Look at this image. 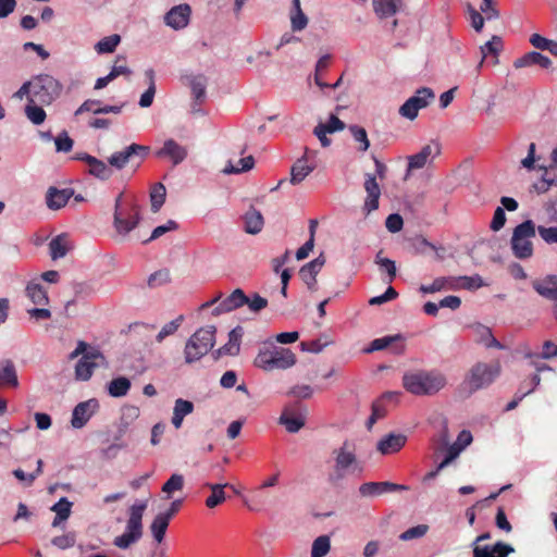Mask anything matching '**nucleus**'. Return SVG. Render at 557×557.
I'll return each mask as SVG.
<instances>
[{
	"instance_id": "nucleus-1",
	"label": "nucleus",
	"mask_w": 557,
	"mask_h": 557,
	"mask_svg": "<svg viewBox=\"0 0 557 557\" xmlns=\"http://www.w3.org/2000/svg\"><path fill=\"white\" fill-rule=\"evenodd\" d=\"M141 220L140 206L135 199H124L121 193L114 201L113 227L117 235L126 237Z\"/></svg>"
},
{
	"instance_id": "nucleus-2",
	"label": "nucleus",
	"mask_w": 557,
	"mask_h": 557,
	"mask_svg": "<svg viewBox=\"0 0 557 557\" xmlns=\"http://www.w3.org/2000/svg\"><path fill=\"white\" fill-rule=\"evenodd\" d=\"M446 376L437 371L408 372L403 376V385L413 395H434L445 387Z\"/></svg>"
},
{
	"instance_id": "nucleus-3",
	"label": "nucleus",
	"mask_w": 557,
	"mask_h": 557,
	"mask_svg": "<svg viewBox=\"0 0 557 557\" xmlns=\"http://www.w3.org/2000/svg\"><path fill=\"white\" fill-rule=\"evenodd\" d=\"M334 470L329 474V482L336 484L348 473L361 471L362 467L357 457V448L354 442L345 441L338 448L333 450Z\"/></svg>"
},
{
	"instance_id": "nucleus-4",
	"label": "nucleus",
	"mask_w": 557,
	"mask_h": 557,
	"mask_svg": "<svg viewBox=\"0 0 557 557\" xmlns=\"http://www.w3.org/2000/svg\"><path fill=\"white\" fill-rule=\"evenodd\" d=\"M296 355L288 348L268 346L259 351L255 366L264 371L286 370L296 363Z\"/></svg>"
},
{
	"instance_id": "nucleus-5",
	"label": "nucleus",
	"mask_w": 557,
	"mask_h": 557,
	"mask_svg": "<svg viewBox=\"0 0 557 557\" xmlns=\"http://www.w3.org/2000/svg\"><path fill=\"white\" fill-rule=\"evenodd\" d=\"M216 329L207 325L197 330L186 342L184 357L186 363H193L206 356L214 346Z\"/></svg>"
},
{
	"instance_id": "nucleus-6",
	"label": "nucleus",
	"mask_w": 557,
	"mask_h": 557,
	"mask_svg": "<svg viewBox=\"0 0 557 557\" xmlns=\"http://www.w3.org/2000/svg\"><path fill=\"white\" fill-rule=\"evenodd\" d=\"M147 508L146 503L134 504L129 508V516L126 522L125 532L114 539L113 544L126 549L143 537V516Z\"/></svg>"
},
{
	"instance_id": "nucleus-7",
	"label": "nucleus",
	"mask_w": 557,
	"mask_h": 557,
	"mask_svg": "<svg viewBox=\"0 0 557 557\" xmlns=\"http://www.w3.org/2000/svg\"><path fill=\"white\" fill-rule=\"evenodd\" d=\"M499 374L500 363L498 361L493 363L478 362L469 370L462 384L471 394L490 386Z\"/></svg>"
},
{
	"instance_id": "nucleus-8",
	"label": "nucleus",
	"mask_w": 557,
	"mask_h": 557,
	"mask_svg": "<svg viewBox=\"0 0 557 557\" xmlns=\"http://www.w3.org/2000/svg\"><path fill=\"white\" fill-rule=\"evenodd\" d=\"M536 226L532 220L518 224L512 232L510 247L518 259H529L533 256L532 238L535 237Z\"/></svg>"
},
{
	"instance_id": "nucleus-9",
	"label": "nucleus",
	"mask_w": 557,
	"mask_h": 557,
	"mask_svg": "<svg viewBox=\"0 0 557 557\" xmlns=\"http://www.w3.org/2000/svg\"><path fill=\"white\" fill-rule=\"evenodd\" d=\"M33 94L30 102H38L42 106L51 104L58 99L63 90L62 84L49 74H40L32 79Z\"/></svg>"
},
{
	"instance_id": "nucleus-10",
	"label": "nucleus",
	"mask_w": 557,
	"mask_h": 557,
	"mask_svg": "<svg viewBox=\"0 0 557 557\" xmlns=\"http://www.w3.org/2000/svg\"><path fill=\"white\" fill-rule=\"evenodd\" d=\"M374 164H375V173L373 174H366L364 178V190L367 193V197L364 199L363 203V211L366 214H370L372 211H375L379 208V200L381 197V189L376 182V176H379L381 180H384L386 176L387 168L386 165L381 162L379 159L373 158Z\"/></svg>"
},
{
	"instance_id": "nucleus-11",
	"label": "nucleus",
	"mask_w": 557,
	"mask_h": 557,
	"mask_svg": "<svg viewBox=\"0 0 557 557\" xmlns=\"http://www.w3.org/2000/svg\"><path fill=\"white\" fill-rule=\"evenodd\" d=\"M148 152V147L138 144H132L121 151H116L109 157L108 162L110 166L122 170L127 164H132L137 169L144 161Z\"/></svg>"
},
{
	"instance_id": "nucleus-12",
	"label": "nucleus",
	"mask_w": 557,
	"mask_h": 557,
	"mask_svg": "<svg viewBox=\"0 0 557 557\" xmlns=\"http://www.w3.org/2000/svg\"><path fill=\"white\" fill-rule=\"evenodd\" d=\"M434 97L435 95L431 88L421 87L399 108V114L412 121L418 116L419 110L428 107Z\"/></svg>"
},
{
	"instance_id": "nucleus-13",
	"label": "nucleus",
	"mask_w": 557,
	"mask_h": 557,
	"mask_svg": "<svg viewBox=\"0 0 557 557\" xmlns=\"http://www.w3.org/2000/svg\"><path fill=\"white\" fill-rule=\"evenodd\" d=\"M280 423L287 432L297 433L306 423V409L300 404L285 408L280 417Z\"/></svg>"
},
{
	"instance_id": "nucleus-14",
	"label": "nucleus",
	"mask_w": 557,
	"mask_h": 557,
	"mask_svg": "<svg viewBox=\"0 0 557 557\" xmlns=\"http://www.w3.org/2000/svg\"><path fill=\"white\" fill-rule=\"evenodd\" d=\"M97 360H104L103 355L98 349H91L84 354L75 367V377L81 381L89 380L94 370L99 366Z\"/></svg>"
},
{
	"instance_id": "nucleus-15",
	"label": "nucleus",
	"mask_w": 557,
	"mask_h": 557,
	"mask_svg": "<svg viewBox=\"0 0 557 557\" xmlns=\"http://www.w3.org/2000/svg\"><path fill=\"white\" fill-rule=\"evenodd\" d=\"M99 408L97 399L91 398L77 404L72 412L71 424L74 429H82Z\"/></svg>"
},
{
	"instance_id": "nucleus-16",
	"label": "nucleus",
	"mask_w": 557,
	"mask_h": 557,
	"mask_svg": "<svg viewBox=\"0 0 557 557\" xmlns=\"http://www.w3.org/2000/svg\"><path fill=\"white\" fill-rule=\"evenodd\" d=\"M409 486L393 482H367L359 486V494L362 497L379 496L385 493L408 491Z\"/></svg>"
},
{
	"instance_id": "nucleus-17",
	"label": "nucleus",
	"mask_w": 557,
	"mask_h": 557,
	"mask_svg": "<svg viewBox=\"0 0 557 557\" xmlns=\"http://www.w3.org/2000/svg\"><path fill=\"white\" fill-rule=\"evenodd\" d=\"M325 263V258L321 253L312 261L302 265L299 270V276L310 290H317V275Z\"/></svg>"
},
{
	"instance_id": "nucleus-18",
	"label": "nucleus",
	"mask_w": 557,
	"mask_h": 557,
	"mask_svg": "<svg viewBox=\"0 0 557 557\" xmlns=\"http://www.w3.org/2000/svg\"><path fill=\"white\" fill-rule=\"evenodd\" d=\"M191 9L188 4H180L173 7L164 16V22L168 26L174 29L185 28L190 18Z\"/></svg>"
},
{
	"instance_id": "nucleus-19",
	"label": "nucleus",
	"mask_w": 557,
	"mask_h": 557,
	"mask_svg": "<svg viewBox=\"0 0 557 557\" xmlns=\"http://www.w3.org/2000/svg\"><path fill=\"white\" fill-rule=\"evenodd\" d=\"M513 552L511 545L499 541L492 545L474 546L472 557H508Z\"/></svg>"
},
{
	"instance_id": "nucleus-20",
	"label": "nucleus",
	"mask_w": 557,
	"mask_h": 557,
	"mask_svg": "<svg viewBox=\"0 0 557 557\" xmlns=\"http://www.w3.org/2000/svg\"><path fill=\"white\" fill-rule=\"evenodd\" d=\"M441 152L438 144H430L422 147V149L408 158V170L422 169L429 161L431 156H437Z\"/></svg>"
},
{
	"instance_id": "nucleus-21",
	"label": "nucleus",
	"mask_w": 557,
	"mask_h": 557,
	"mask_svg": "<svg viewBox=\"0 0 557 557\" xmlns=\"http://www.w3.org/2000/svg\"><path fill=\"white\" fill-rule=\"evenodd\" d=\"M406 442H407L406 435L389 433L379 441V443L376 445V449L382 455L395 454V453L399 451L405 446Z\"/></svg>"
},
{
	"instance_id": "nucleus-22",
	"label": "nucleus",
	"mask_w": 557,
	"mask_h": 557,
	"mask_svg": "<svg viewBox=\"0 0 557 557\" xmlns=\"http://www.w3.org/2000/svg\"><path fill=\"white\" fill-rule=\"evenodd\" d=\"M73 195L74 190L72 188L58 189L57 187H49L46 194L47 207L51 210H59L65 207Z\"/></svg>"
},
{
	"instance_id": "nucleus-23",
	"label": "nucleus",
	"mask_w": 557,
	"mask_h": 557,
	"mask_svg": "<svg viewBox=\"0 0 557 557\" xmlns=\"http://www.w3.org/2000/svg\"><path fill=\"white\" fill-rule=\"evenodd\" d=\"M189 85L194 98L191 103V111L193 113H197L200 111V106L206 100L207 77L203 75L193 76L190 78Z\"/></svg>"
},
{
	"instance_id": "nucleus-24",
	"label": "nucleus",
	"mask_w": 557,
	"mask_h": 557,
	"mask_svg": "<svg viewBox=\"0 0 557 557\" xmlns=\"http://www.w3.org/2000/svg\"><path fill=\"white\" fill-rule=\"evenodd\" d=\"M158 157H168L172 160L174 165L180 164L187 157V149L174 139H168L164 141L163 147L157 152Z\"/></svg>"
},
{
	"instance_id": "nucleus-25",
	"label": "nucleus",
	"mask_w": 557,
	"mask_h": 557,
	"mask_svg": "<svg viewBox=\"0 0 557 557\" xmlns=\"http://www.w3.org/2000/svg\"><path fill=\"white\" fill-rule=\"evenodd\" d=\"M246 302H248V296L245 295L243 289L237 288L220 302V305L214 309V314L230 312L243 307Z\"/></svg>"
},
{
	"instance_id": "nucleus-26",
	"label": "nucleus",
	"mask_w": 557,
	"mask_h": 557,
	"mask_svg": "<svg viewBox=\"0 0 557 557\" xmlns=\"http://www.w3.org/2000/svg\"><path fill=\"white\" fill-rule=\"evenodd\" d=\"M531 65H540L542 69H548L552 65V60L536 51H530L513 62L516 69L527 67Z\"/></svg>"
},
{
	"instance_id": "nucleus-27",
	"label": "nucleus",
	"mask_w": 557,
	"mask_h": 557,
	"mask_svg": "<svg viewBox=\"0 0 557 557\" xmlns=\"http://www.w3.org/2000/svg\"><path fill=\"white\" fill-rule=\"evenodd\" d=\"M532 286L541 296L557 300V275H548L544 281L535 280Z\"/></svg>"
},
{
	"instance_id": "nucleus-28",
	"label": "nucleus",
	"mask_w": 557,
	"mask_h": 557,
	"mask_svg": "<svg viewBox=\"0 0 557 557\" xmlns=\"http://www.w3.org/2000/svg\"><path fill=\"white\" fill-rule=\"evenodd\" d=\"M71 248L69 236L65 233L55 236L49 243V251L52 260L65 257Z\"/></svg>"
},
{
	"instance_id": "nucleus-29",
	"label": "nucleus",
	"mask_w": 557,
	"mask_h": 557,
	"mask_svg": "<svg viewBox=\"0 0 557 557\" xmlns=\"http://www.w3.org/2000/svg\"><path fill=\"white\" fill-rule=\"evenodd\" d=\"M205 486L211 491L205 502L209 509H213L225 502L226 494L224 490L228 486V483H206Z\"/></svg>"
},
{
	"instance_id": "nucleus-30",
	"label": "nucleus",
	"mask_w": 557,
	"mask_h": 557,
	"mask_svg": "<svg viewBox=\"0 0 557 557\" xmlns=\"http://www.w3.org/2000/svg\"><path fill=\"white\" fill-rule=\"evenodd\" d=\"M194 411V404L189 400L177 398L173 408L172 424L175 429H180L186 416Z\"/></svg>"
},
{
	"instance_id": "nucleus-31",
	"label": "nucleus",
	"mask_w": 557,
	"mask_h": 557,
	"mask_svg": "<svg viewBox=\"0 0 557 557\" xmlns=\"http://www.w3.org/2000/svg\"><path fill=\"white\" fill-rule=\"evenodd\" d=\"M0 385L16 388L18 379L12 360H4L0 367Z\"/></svg>"
},
{
	"instance_id": "nucleus-32",
	"label": "nucleus",
	"mask_w": 557,
	"mask_h": 557,
	"mask_svg": "<svg viewBox=\"0 0 557 557\" xmlns=\"http://www.w3.org/2000/svg\"><path fill=\"white\" fill-rule=\"evenodd\" d=\"M245 232L248 234H258L261 232L264 221L260 211L250 208L244 215Z\"/></svg>"
},
{
	"instance_id": "nucleus-33",
	"label": "nucleus",
	"mask_w": 557,
	"mask_h": 557,
	"mask_svg": "<svg viewBox=\"0 0 557 557\" xmlns=\"http://www.w3.org/2000/svg\"><path fill=\"white\" fill-rule=\"evenodd\" d=\"M313 165L306 162V158H299L290 169V183L297 185L301 183L312 171Z\"/></svg>"
},
{
	"instance_id": "nucleus-34",
	"label": "nucleus",
	"mask_w": 557,
	"mask_h": 557,
	"mask_svg": "<svg viewBox=\"0 0 557 557\" xmlns=\"http://www.w3.org/2000/svg\"><path fill=\"white\" fill-rule=\"evenodd\" d=\"M169 524H170V520H169L168 516L164 517L163 515L158 513L153 518L149 529H150L153 540L158 544H161L164 541Z\"/></svg>"
},
{
	"instance_id": "nucleus-35",
	"label": "nucleus",
	"mask_w": 557,
	"mask_h": 557,
	"mask_svg": "<svg viewBox=\"0 0 557 557\" xmlns=\"http://www.w3.org/2000/svg\"><path fill=\"white\" fill-rule=\"evenodd\" d=\"M483 280L480 275L475 274L472 276H459V277H451V284L449 285V288H465L468 290H473L482 287Z\"/></svg>"
},
{
	"instance_id": "nucleus-36",
	"label": "nucleus",
	"mask_w": 557,
	"mask_h": 557,
	"mask_svg": "<svg viewBox=\"0 0 557 557\" xmlns=\"http://www.w3.org/2000/svg\"><path fill=\"white\" fill-rule=\"evenodd\" d=\"M441 437H442V445H443V447L446 448V456L443 459V461L437 466V471H441L445 467H447L461 453V449H460V447H458L457 444L449 445L447 431H444L442 433Z\"/></svg>"
},
{
	"instance_id": "nucleus-37",
	"label": "nucleus",
	"mask_w": 557,
	"mask_h": 557,
	"mask_svg": "<svg viewBox=\"0 0 557 557\" xmlns=\"http://www.w3.org/2000/svg\"><path fill=\"white\" fill-rule=\"evenodd\" d=\"M89 174L101 180L107 181L112 176V169L109 168L103 161L96 157L88 159Z\"/></svg>"
},
{
	"instance_id": "nucleus-38",
	"label": "nucleus",
	"mask_w": 557,
	"mask_h": 557,
	"mask_svg": "<svg viewBox=\"0 0 557 557\" xmlns=\"http://www.w3.org/2000/svg\"><path fill=\"white\" fill-rule=\"evenodd\" d=\"M399 5L400 0H373L374 12L381 18L394 15Z\"/></svg>"
},
{
	"instance_id": "nucleus-39",
	"label": "nucleus",
	"mask_w": 557,
	"mask_h": 557,
	"mask_svg": "<svg viewBox=\"0 0 557 557\" xmlns=\"http://www.w3.org/2000/svg\"><path fill=\"white\" fill-rule=\"evenodd\" d=\"M503 49V40L499 36L494 35L491 40L486 41L483 46H481V60L478 65V70H480L487 57L488 53L497 55Z\"/></svg>"
},
{
	"instance_id": "nucleus-40",
	"label": "nucleus",
	"mask_w": 557,
	"mask_h": 557,
	"mask_svg": "<svg viewBox=\"0 0 557 557\" xmlns=\"http://www.w3.org/2000/svg\"><path fill=\"white\" fill-rule=\"evenodd\" d=\"M184 320V315L180 314L174 320L164 324L160 332L156 335V342L162 343L168 336L174 335L183 324Z\"/></svg>"
},
{
	"instance_id": "nucleus-41",
	"label": "nucleus",
	"mask_w": 557,
	"mask_h": 557,
	"mask_svg": "<svg viewBox=\"0 0 557 557\" xmlns=\"http://www.w3.org/2000/svg\"><path fill=\"white\" fill-rule=\"evenodd\" d=\"M131 388V382L127 377L119 376L113 379L109 383V394L113 397H123L125 396Z\"/></svg>"
},
{
	"instance_id": "nucleus-42",
	"label": "nucleus",
	"mask_w": 557,
	"mask_h": 557,
	"mask_svg": "<svg viewBox=\"0 0 557 557\" xmlns=\"http://www.w3.org/2000/svg\"><path fill=\"white\" fill-rule=\"evenodd\" d=\"M26 294L35 305H46L49 301L48 293L40 284H28Z\"/></svg>"
},
{
	"instance_id": "nucleus-43",
	"label": "nucleus",
	"mask_w": 557,
	"mask_h": 557,
	"mask_svg": "<svg viewBox=\"0 0 557 557\" xmlns=\"http://www.w3.org/2000/svg\"><path fill=\"white\" fill-rule=\"evenodd\" d=\"M185 479L183 474L173 473L170 479L162 485L161 491L166 494V498H171L174 492H180L184 488Z\"/></svg>"
},
{
	"instance_id": "nucleus-44",
	"label": "nucleus",
	"mask_w": 557,
	"mask_h": 557,
	"mask_svg": "<svg viewBox=\"0 0 557 557\" xmlns=\"http://www.w3.org/2000/svg\"><path fill=\"white\" fill-rule=\"evenodd\" d=\"M147 78L149 79L148 89L141 95L139 100V106L141 108H148L152 104L154 94H156V84H154V71L149 69L145 72Z\"/></svg>"
},
{
	"instance_id": "nucleus-45",
	"label": "nucleus",
	"mask_w": 557,
	"mask_h": 557,
	"mask_svg": "<svg viewBox=\"0 0 557 557\" xmlns=\"http://www.w3.org/2000/svg\"><path fill=\"white\" fill-rule=\"evenodd\" d=\"M120 41H121V36L117 34L107 36V37L102 38L101 40H99L95 45V50L99 54L112 53L116 49Z\"/></svg>"
},
{
	"instance_id": "nucleus-46",
	"label": "nucleus",
	"mask_w": 557,
	"mask_h": 557,
	"mask_svg": "<svg viewBox=\"0 0 557 557\" xmlns=\"http://www.w3.org/2000/svg\"><path fill=\"white\" fill-rule=\"evenodd\" d=\"M38 102H29L25 107L26 117L35 125H40L45 122L47 114L46 111L37 106Z\"/></svg>"
},
{
	"instance_id": "nucleus-47",
	"label": "nucleus",
	"mask_w": 557,
	"mask_h": 557,
	"mask_svg": "<svg viewBox=\"0 0 557 557\" xmlns=\"http://www.w3.org/2000/svg\"><path fill=\"white\" fill-rule=\"evenodd\" d=\"M331 550V540L327 535L318 536L311 548V557H324Z\"/></svg>"
},
{
	"instance_id": "nucleus-48",
	"label": "nucleus",
	"mask_w": 557,
	"mask_h": 557,
	"mask_svg": "<svg viewBox=\"0 0 557 557\" xmlns=\"http://www.w3.org/2000/svg\"><path fill=\"white\" fill-rule=\"evenodd\" d=\"M540 169L544 170V174L532 187L537 194H544L548 191L550 187L557 186V176H550L547 168L541 166Z\"/></svg>"
},
{
	"instance_id": "nucleus-49",
	"label": "nucleus",
	"mask_w": 557,
	"mask_h": 557,
	"mask_svg": "<svg viewBox=\"0 0 557 557\" xmlns=\"http://www.w3.org/2000/svg\"><path fill=\"white\" fill-rule=\"evenodd\" d=\"M165 187L162 183H157L151 193H150V201H151V210L152 212H158L165 201Z\"/></svg>"
},
{
	"instance_id": "nucleus-50",
	"label": "nucleus",
	"mask_w": 557,
	"mask_h": 557,
	"mask_svg": "<svg viewBox=\"0 0 557 557\" xmlns=\"http://www.w3.org/2000/svg\"><path fill=\"white\" fill-rule=\"evenodd\" d=\"M349 131L355 141L360 144L359 150L362 152L367 151L370 147L367 131L359 125H350Z\"/></svg>"
},
{
	"instance_id": "nucleus-51",
	"label": "nucleus",
	"mask_w": 557,
	"mask_h": 557,
	"mask_svg": "<svg viewBox=\"0 0 557 557\" xmlns=\"http://www.w3.org/2000/svg\"><path fill=\"white\" fill-rule=\"evenodd\" d=\"M76 543V533L75 532H67L60 536H54L51 540V544L59 549H67L75 545Z\"/></svg>"
},
{
	"instance_id": "nucleus-52",
	"label": "nucleus",
	"mask_w": 557,
	"mask_h": 557,
	"mask_svg": "<svg viewBox=\"0 0 557 557\" xmlns=\"http://www.w3.org/2000/svg\"><path fill=\"white\" fill-rule=\"evenodd\" d=\"M429 531V525L426 524H418L416 527L409 528L405 532L399 535V540L407 542L416 539L423 537Z\"/></svg>"
},
{
	"instance_id": "nucleus-53",
	"label": "nucleus",
	"mask_w": 557,
	"mask_h": 557,
	"mask_svg": "<svg viewBox=\"0 0 557 557\" xmlns=\"http://www.w3.org/2000/svg\"><path fill=\"white\" fill-rule=\"evenodd\" d=\"M375 263L380 265L381 270H384L388 274V283H392L396 276L395 262L388 258L382 257V251L376 255Z\"/></svg>"
},
{
	"instance_id": "nucleus-54",
	"label": "nucleus",
	"mask_w": 557,
	"mask_h": 557,
	"mask_svg": "<svg viewBox=\"0 0 557 557\" xmlns=\"http://www.w3.org/2000/svg\"><path fill=\"white\" fill-rule=\"evenodd\" d=\"M110 74L114 79L121 75L129 76L132 74L131 69L126 64V58L124 55L116 57Z\"/></svg>"
},
{
	"instance_id": "nucleus-55",
	"label": "nucleus",
	"mask_w": 557,
	"mask_h": 557,
	"mask_svg": "<svg viewBox=\"0 0 557 557\" xmlns=\"http://www.w3.org/2000/svg\"><path fill=\"white\" fill-rule=\"evenodd\" d=\"M178 228V224L173 221V220H169L164 225H159L157 226L149 238L147 239H144L143 243L144 244H148L159 237H161L162 235H164L165 233L170 232V231H175Z\"/></svg>"
},
{
	"instance_id": "nucleus-56",
	"label": "nucleus",
	"mask_w": 557,
	"mask_h": 557,
	"mask_svg": "<svg viewBox=\"0 0 557 557\" xmlns=\"http://www.w3.org/2000/svg\"><path fill=\"white\" fill-rule=\"evenodd\" d=\"M451 284V277H437L433 281L431 285H421L420 290L424 294H433L435 292H440L446 287L449 288Z\"/></svg>"
},
{
	"instance_id": "nucleus-57",
	"label": "nucleus",
	"mask_w": 557,
	"mask_h": 557,
	"mask_svg": "<svg viewBox=\"0 0 557 557\" xmlns=\"http://www.w3.org/2000/svg\"><path fill=\"white\" fill-rule=\"evenodd\" d=\"M400 335H394V336H385L381 338H375L371 342L370 347L366 350L367 352H372L376 350H382L387 348L392 343L400 339Z\"/></svg>"
},
{
	"instance_id": "nucleus-58",
	"label": "nucleus",
	"mask_w": 557,
	"mask_h": 557,
	"mask_svg": "<svg viewBox=\"0 0 557 557\" xmlns=\"http://www.w3.org/2000/svg\"><path fill=\"white\" fill-rule=\"evenodd\" d=\"M387 410L381 400L373 403L372 405V413L368 419L367 426L371 429L373 424L379 420L386 416Z\"/></svg>"
},
{
	"instance_id": "nucleus-59",
	"label": "nucleus",
	"mask_w": 557,
	"mask_h": 557,
	"mask_svg": "<svg viewBox=\"0 0 557 557\" xmlns=\"http://www.w3.org/2000/svg\"><path fill=\"white\" fill-rule=\"evenodd\" d=\"M168 282H170V272L165 269L156 271L148 277V285L152 288L164 285Z\"/></svg>"
},
{
	"instance_id": "nucleus-60",
	"label": "nucleus",
	"mask_w": 557,
	"mask_h": 557,
	"mask_svg": "<svg viewBox=\"0 0 557 557\" xmlns=\"http://www.w3.org/2000/svg\"><path fill=\"white\" fill-rule=\"evenodd\" d=\"M253 164H255L253 157L248 156V157L242 158L238 161L237 166H233V165L226 166L224 172L225 173H240V172L249 171L250 169L253 168Z\"/></svg>"
},
{
	"instance_id": "nucleus-61",
	"label": "nucleus",
	"mask_w": 557,
	"mask_h": 557,
	"mask_svg": "<svg viewBox=\"0 0 557 557\" xmlns=\"http://www.w3.org/2000/svg\"><path fill=\"white\" fill-rule=\"evenodd\" d=\"M536 231L546 244H557V226H537Z\"/></svg>"
},
{
	"instance_id": "nucleus-62",
	"label": "nucleus",
	"mask_w": 557,
	"mask_h": 557,
	"mask_svg": "<svg viewBox=\"0 0 557 557\" xmlns=\"http://www.w3.org/2000/svg\"><path fill=\"white\" fill-rule=\"evenodd\" d=\"M529 358H542V359H552L557 357V345L553 343L552 341H545L543 343V350L540 355L530 354L528 355Z\"/></svg>"
},
{
	"instance_id": "nucleus-63",
	"label": "nucleus",
	"mask_w": 557,
	"mask_h": 557,
	"mask_svg": "<svg viewBox=\"0 0 557 557\" xmlns=\"http://www.w3.org/2000/svg\"><path fill=\"white\" fill-rule=\"evenodd\" d=\"M72 503H70L65 497L61 498L58 503H55L51 510L55 512L57 516L61 519H67L71 515Z\"/></svg>"
},
{
	"instance_id": "nucleus-64",
	"label": "nucleus",
	"mask_w": 557,
	"mask_h": 557,
	"mask_svg": "<svg viewBox=\"0 0 557 557\" xmlns=\"http://www.w3.org/2000/svg\"><path fill=\"white\" fill-rule=\"evenodd\" d=\"M468 12L471 26L475 29V32L480 33L483 29L485 17L481 12L472 8L470 4L468 5Z\"/></svg>"
}]
</instances>
